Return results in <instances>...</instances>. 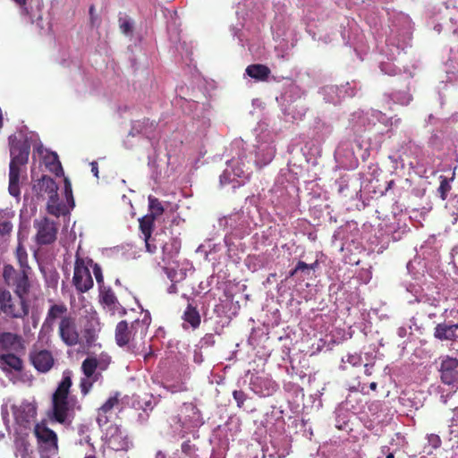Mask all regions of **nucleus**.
Instances as JSON below:
<instances>
[{
	"mask_svg": "<svg viewBox=\"0 0 458 458\" xmlns=\"http://www.w3.org/2000/svg\"><path fill=\"white\" fill-rule=\"evenodd\" d=\"M33 190L39 196L47 195V210L50 215L59 217L69 213V208L65 204L59 201L58 186L50 176L43 175L33 185Z\"/></svg>",
	"mask_w": 458,
	"mask_h": 458,
	"instance_id": "f257e3e1",
	"label": "nucleus"
},
{
	"mask_svg": "<svg viewBox=\"0 0 458 458\" xmlns=\"http://www.w3.org/2000/svg\"><path fill=\"white\" fill-rule=\"evenodd\" d=\"M31 272L27 269L17 270L12 265L4 267L3 278L5 284L13 291L16 297L21 300H27L32 287V282L30 279Z\"/></svg>",
	"mask_w": 458,
	"mask_h": 458,
	"instance_id": "f03ea898",
	"label": "nucleus"
},
{
	"mask_svg": "<svg viewBox=\"0 0 458 458\" xmlns=\"http://www.w3.org/2000/svg\"><path fill=\"white\" fill-rule=\"evenodd\" d=\"M29 313L30 304L27 300L13 297L9 290L0 285V315L23 319Z\"/></svg>",
	"mask_w": 458,
	"mask_h": 458,
	"instance_id": "7ed1b4c3",
	"label": "nucleus"
},
{
	"mask_svg": "<svg viewBox=\"0 0 458 458\" xmlns=\"http://www.w3.org/2000/svg\"><path fill=\"white\" fill-rule=\"evenodd\" d=\"M93 260L89 258H83L77 250L75 255L74 271L72 284L76 291L80 293L89 292L94 285L93 278L89 271V265Z\"/></svg>",
	"mask_w": 458,
	"mask_h": 458,
	"instance_id": "20e7f679",
	"label": "nucleus"
},
{
	"mask_svg": "<svg viewBox=\"0 0 458 458\" xmlns=\"http://www.w3.org/2000/svg\"><path fill=\"white\" fill-rule=\"evenodd\" d=\"M148 328V323L145 320L136 319L129 324L126 320L118 322L115 327V341L120 346L127 345L135 338H142Z\"/></svg>",
	"mask_w": 458,
	"mask_h": 458,
	"instance_id": "39448f33",
	"label": "nucleus"
},
{
	"mask_svg": "<svg viewBox=\"0 0 458 458\" xmlns=\"http://www.w3.org/2000/svg\"><path fill=\"white\" fill-rule=\"evenodd\" d=\"M34 228L37 230L35 236L38 245H48L55 242L58 227L57 224L47 216L34 221Z\"/></svg>",
	"mask_w": 458,
	"mask_h": 458,
	"instance_id": "423d86ee",
	"label": "nucleus"
},
{
	"mask_svg": "<svg viewBox=\"0 0 458 458\" xmlns=\"http://www.w3.org/2000/svg\"><path fill=\"white\" fill-rule=\"evenodd\" d=\"M34 433L38 440L39 453L58 454L57 435L45 425L37 424Z\"/></svg>",
	"mask_w": 458,
	"mask_h": 458,
	"instance_id": "0eeeda50",
	"label": "nucleus"
},
{
	"mask_svg": "<svg viewBox=\"0 0 458 458\" xmlns=\"http://www.w3.org/2000/svg\"><path fill=\"white\" fill-rule=\"evenodd\" d=\"M29 360L39 373H47L55 365V358L52 352L39 348L36 344L30 350Z\"/></svg>",
	"mask_w": 458,
	"mask_h": 458,
	"instance_id": "6e6552de",
	"label": "nucleus"
},
{
	"mask_svg": "<svg viewBox=\"0 0 458 458\" xmlns=\"http://www.w3.org/2000/svg\"><path fill=\"white\" fill-rule=\"evenodd\" d=\"M58 335L66 346L73 347L81 344V334L75 317L70 316L59 321Z\"/></svg>",
	"mask_w": 458,
	"mask_h": 458,
	"instance_id": "1a4fd4ad",
	"label": "nucleus"
},
{
	"mask_svg": "<svg viewBox=\"0 0 458 458\" xmlns=\"http://www.w3.org/2000/svg\"><path fill=\"white\" fill-rule=\"evenodd\" d=\"M30 145L21 140H12L10 143V169L9 172H21V166L29 160Z\"/></svg>",
	"mask_w": 458,
	"mask_h": 458,
	"instance_id": "9d476101",
	"label": "nucleus"
},
{
	"mask_svg": "<svg viewBox=\"0 0 458 458\" xmlns=\"http://www.w3.org/2000/svg\"><path fill=\"white\" fill-rule=\"evenodd\" d=\"M441 381L445 385L458 383V360L449 356L445 357L440 365Z\"/></svg>",
	"mask_w": 458,
	"mask_h": 458,
	"instance_id": "9b49d317",
	"label": "nucleus"
},
{
	"mask_svg": "<svg viewBox=\"0 0 458 458\" xmlns=\"http://www.w3.org/2000/svg\"><path fill=\"white\" fill-rule=\"evenodd\" d=\"M119 393H115L98 409L96 420L99 427H103L110 422L114 408L119 405Z\"/></svg>",
	"mask_w": 458,
	"mask_h": 458,
	"instance_id": "f8f14e48",
	"label": "nucleus"
},
{
	"mask_svg": "<svg viewBox=\"0 0 458 458\" xmlns=\"http://www.w3.org/2000/svg\"><path fill=\"white\" fill-rule=\"evenodd\" d=\"M14 420L20 426L27 428L36 416V409L28 403H23L20 406H13Z\"/></svg>",
	"mask_w": 458,
	"mask_h": 458,
	"instance_id": "ddd939ff",
	"label": "nucleus"
},
{
	"mask_svg": "<svg viewBox=\"0 0 458 458\" xmlns=\"http://www.w3.org/2000/svg\"><path fill=\"white\" fill-rule=\"evenodd\" d=\"M98 292L99 303L112 315H114L120 308H122L111 286H102L98 289Z\"/></svg>",
	"mask_w": 458,
	"mask_h": 458,
	"instance_id": "4468645a",
	"label": "nucleus"
},
{
	"mask_svg": "<svg viewBox=\"0 0 458 458\" xmlns=\"http://www.w3.org/2000/svg\"><path fill=\"white\" fill-rule=\"evenodd\" d=\"M433 335L439 341H456L458 339V323L444 321L437 324Z\"/></svg>",
	"mask_w": 458,
	"mask_h": 458,
	"instance_id": "2eb2a0df",
	"label": "nucleus"
},
{
	"mask_svg": "<svg viewBox=\"0 0 458 458\" xmlns=\"http://www.w3.org/2000/svg\"><path fill=\"white\" fill-rule=\"evenodd\" d=\"M0 347L8 352H21L25 349L22 337L11 332L0 334Z\"/></svg>",
	"mask_w": 458,
	"mask_h": 458,
	"instance_id": "dca6fc26",
	"label": "nucleus"
},
{
	"mask_svg": "<svg viewBox=\"0 0 458 458\" xmlns=\"http://www.w3.org/2000/svg\"><path fill=\"white\" fill-rule=\"evenodd\" d=\"M113 432L108 438L109 446L115 451H127L131 446L128 435L118 426L111 428Z\"/></svg>",
	"mask_w": 458,
	"mask_h": 458,
	"instance_id": "f3484780",
	"label": "nucleus"
},
{
	"mask_svg": "<svg viewBox=\"0 0 458 458\" xmlns=\"http://www.w3.org/2000/svg\"><path fill=\"white\" fill-rule=\"evenodd\" d=\"M70 316L72 315L68 314V308L64 303L53 304L47 310L43 327H51L55 320L62 321L64 318H69Z\"/></svg>",
	"mask_w": 458,
	"mask_h": 458,
	"instance_id": "a211bd4d",
	"label": "nucleus"
},
{
	"mask_svg": "<svg viewBox=\"0 0 458 458\" xmlns=\"http://www.w3.org/2000/svg\"><path fill=\"white\" fill-rule=\"evenodd\" d=\"M14 455L20 458H35L33 448L28 439V436L18 435L14 441Z\"/></svg>",
	"mask_w": 458,
	"mask_h": 458,
	"instance_id": "6ab92c4d",
	"label": "nucleus"
},
{
	"mask_svg": "<svg viewBox=\"0 0 458 458\" xmlns=\"http://www.w3.org/2000/svg\"><path fill=\"white\" fill-rule=\"evenodd\" d=\"M53 403V419L58 423L64 424L68 420L69 411L71 407V400H54Z\"/></svg>",
	"mask_w": 458,
	"mask_h": 458,
	"instance_id": "aec40b11",
	"label": "nucleus"
},
{
	"mask_svg": "<svg viewBox=\"0 0 458 458\" xmlns=\"http://www.w3.org/2000/svg\"><path fill=\"white\" fill-rule=\"evenodd\" d=\"M72 385V372L66 370L63 373L61 382L55 393L53 394L52 399L54 400H69L70 388Z\"/></svg>",
	"mask_w": 458,
	"mask_h": 458,
	"instance_id": "412c9836",
	"label": "nucleus"
},
{
	"mask_svg": "<svg viewBox=\"0 0 458 458\" xmlns=\"http://www.w3.org/2000/svg\"><path fill=\"white\" fill-rule=\"evenodd\" d=\"M0 366L4 370L21 371L23 362L21 359L13 353H5L0 355Z\"/></svg>",
	"mask_w": 458,
	"mask_h": 458,
	"instance_id": "4be33fe9",
	"label": "nucleus"
},
{
	"mask_svg": "<svg viewBox=\"0 0 458 458\" xmlns=\"http://www.w3.org/2000/svg\"><path fill=\"white\" fill-rule=\"evenodd\" d=\"M43 161L49 172L55 174L56 176H61L64 174L62 164L59 160L58 155L55 152H47L43 157Z\"/></svg>",
	"mask_w": 458,
	"mask_h": 458,
	"instance_id": "5701e85b",
	"label": "nucleus"
},
{
	"mask_svg": "<svg viewBox=\"0 0 458 458\" xmlns=\"http://www.w3.org/2000/svg\"><path fill=\"white\" fill-rule=\"evenodd\" d=\"M98 331V322L96 318L91 316L87 318L83 325L82 334L87 344L91 345L97 339V332Z\"/></svg>",
	"mask_w": 458,
	"mask_h": 458,
	"instance_id": "b1692460",
	"label": "nucleus"
},
{
	"mask_svg": "<svg viewBox=\"0 0 458 458\" xmlns=\"http://www.w3.org/2000/svg\"><path fill=\"white\" fill-rule=\"evenodd\" d=\"M182 318L192 329L198 328L201 322V318L197 307L193 306L191 303H188Z\"/></svg>",
	"mask_w": 458,
	"mask_h": 458,
	"instance_id": "393cba45",
	"label": "nucleus"
},
{
	"mask_svg": "<svg viewBox=\"0 0 458 458\" xmlns=\"http://www.w3.org/2000/svg\"><path fill=\"white\" fill-rule=\"evenodd\" d=\"M245 72L250 77L262 81H267L271 72L267 65L259 64L247 66Z\"/></svg>",
	"mask_w": 458,
	"mask_h": 458,
	"instance_id": "a878e982",
	"label": "nucleus"
},
{
	"mask_svg": "<svg viewBox=\"0 0 458 458\" xmlns=\"http://www.w3.org/2000/svg\"><path fill=\"white\" fill-rule=\"evenodd\" d=\"M99 366V362L95 357H88L86 358L81 364V370L85 377H100L99 373H96L98 367Z\"/></svg>",
	"mask_w": 458,
	"mask_h": 458,
	"instance_id": "bb28decb",
	"label": "nucleus"
},
{
	"mask_svg": "<svg viewBox=\"0 0 458 458\" xmlns=\"http://www.w3.org/2000/svg\"><path fill=\"white\" fill-rule=\"evenodd\" d=\"M15 258L18 261L20 269H27V271H32L31 267L29 265L27 250L21 241H19L18 245L16 247Z\"/></svg>",
	"mask_w": 458,
	"mask_h": 458,
	"instance_id": "cd10ccee",
	"label": "nucleus"
},
{
	"mask_svg": "<svg viewBox=\"0 0 458 458\" xmlns=\"http://www.w3.org/2000/svg\"><path fill=\"white\" fill-rule=\"evenodd\" d=\"M155 219L150 216H145L140 219V229L144 235V240L149 241L151 238Z\"/></svg>",
	"mask_w": 458,
	"mask_h": 458,
	"instance_id": "c85d7f7f",
	"label": "nucleus"
},
{
	"mask_svg": "<svg viewBox=\"0 0 458 458\" xmlns=\"http://www.w3.org/2000/svg\"><path fill=\"white\" fill-rule=\"evenodd\" d=\"M20 176L21 173L9 172V192L12 196L18 197L20 191Z\"/></svg>",
	"mask_w": 458,
	"mask_h": 458,
	"instance_id": "c756f323",
	"label": "nucleus"
},
{
	"mask_svg": "<svg viewBox=\"0 0 458 458\" xmlns=\"http://www.w3.org/2000/svg\"><path fill=\"white\" fill-rule=\"evenodd\" d=\"M148 208L151 212L149 216H154V218L161 216L165 211L164 207L159 199L151 195L148 196Z\"/></svg>",
	"mask_w": 458,
	"mask_h": 458,
	"instance_id": "7c9ffc66",
	"label": "nucleus"
},
{
	"mask_svg": "<svg viewBox=\"0 0 458 458\" xmlns=\"http://www.w3.org/2000/svg\"><path fill=\"white\" fill-rule=\"evenodd\" d=\"M64 197H65L66 202H67V205H65V206L70 210V209L73 208L75 206V201H74L73 195H72V183H71L70 180L66 177L64 180Z\"/></svg>",
	"mask_w": 458,
	"mask_h": 458,
	"instance_id": "2f4dec72",
	"label": "nucleus"
},
{
	"mask_svg": "<svg viewBox=\"0 0 458 458\" xmlns=\"http://www.w3.org/2000/svg\"><path fill=\"white\" fill-rule=\"evenodd\" d=\"M13 231V224L8 220H0V242H5Z\"/></svg>",
	"mask_w": 458,
	"mask_h": 458,
	"instance_id": "473e14b6",
	"label": "nucleus"
},
{
	"mask_svg": "<svg viewBox=\"0 0 458 458\" xmlns=\"http://www.w3.org/2000/svg\"><path fill=\"white\" fill-rule=\"evenodd\" d=\"M98 377H85L81 378L80 383L81 392L83 395H86L91 390L93 384L98 380Z\"/></svg>",
	"mask_w": 458,
	"mask_h": 458,
	"instance_id": "72a5a7b5",
	"label": "nucleus"
},
{
	"mask_svg": "<svg viewBox=\"0 0 458 458\" xmlns=\"http://www.w3.org/2000/svg\"><path fill=\"white\" fill-rule=\"evenodd\" d=\"M89 266L93 269V274L95 276L97 284L98 285V289L101 288L102 286H106L105 282H104V276H103L102 268H101L100 265L98 263H92Z\"/></svg>",
	"mask_w": 458,
	"mask_h": 458,
	"instance_id": "f704fd0d",
	"label": "nucleus"
},
{
	"mask_svg": "<svg viewBox=\"0 0 458 458\" xmlns=\"http://www.w3.org/2000/svg\"><path fill=\"white\" fill-rule=\"evenodd\" d=\"M451 191L449 180L446 177H441L438 192L442 200L446 199L448 192Z\"/></svg>",
	"mask_w": 458,
	"mask_h": 458,
	"instance_id": "c9c22d12",
	"label": "nucleus"
},
{
	"mask_svg": "<svg viewBox=\"0 0 458 458\" xmlns=\"http://www.w3.org/2000/svg\"><path fill=\"white\" fill-rule=\"evenodd\" d=\"M119 26H120V30H122V32L126 35L129 33H131V31H132V23L127 18H120L119 19Z\"/></svg>",
	"mask_w": 458,
	"mask_h": 458,
	"instance_id": "e433bc0d",
	"label": "nucleus"
},
{
	"mask_svg": "<svg viewBox=\"0 0 458 458\" xmlns=\"http://www.w3.org/2000/svg\"><path fill=\"white\" fill-rule=\"evenodd\" d=\"M233 396L235 402L237 403V406L242 408L244 404V402L247 399L246 394L242 390H234L233 392Z\"/></svg>",
	"mask_w": 458,
	"mask_h": 458,
	"instance_id": "4c0bfd02",
	"label": "nucleus"
},
{
	"mask_svg": "<svg viewBox=\"0 0 458 458\" xmlns=\"http://www.w3.org/2000/svg\"><path fill=\"white\" fill-rule=\"evenodd\" d=\"M338 90L337 86L328 85L322 88V92L325 96L328 97L327 99V102H335V100L331 97V95L335 94Z\"/></svg>",
	"mask_w": 458,
	"mask_h": 458,
	"instance_id": "58836bf2",
	"label": "nucleus"
},
{
	"mask_svg": "<svg viewBox=\"0 0 458 458\" xmlns=\"http://www.w3.org/2000/svg\"><path fill=\"white\" fill-rule=\"evenodd\" d=\"M89 21H90L91 26L98 27L100 24V20H99V17L96 13V8L93 4L89 6Z\"/></svg>",
	"mask_w": 458,
	"mask_h": 458,
	"instance_id": "ea45409f",
	"label": "nucleus"
},
{
	"mask_svg": "<svg viewBox=\"0 0 458 458\" xmlns=\"http://www.w3.org/2000/svg\"><path fill=\"white\" fill-rule=\"evenodd\" d=\"M428 444L434 448L437 449L441 446L442 441L438 435L430 434L428 436Z\"/></svg>",
	"mask_w": 458,
	"mask_h": 458,
	"instance_id": "a19ab883",
	"label": "nucleus"
},
{
	"mask_svg": "<svg viewBox=\"0 0 458 458\" xmlns=\"http://www.w3.org/2000/svg\"><path fill=\"white\" fill-rule=\"evenodd\" d=\"M360 361V357L357 354H348L346 356V360L344 358L342 359V362H348L352 366L359 364Z\"/></svg>",
	"mask_w": 458,
	"mask_h": 458,
	"instance_id": "79ce46f5",
	"label": "nucleus"
},
{
	"mask_svg": "<svg viewBox=\"0 0 458 458\" xmlns=\"http://www.w3.org/2000/svg\"><path fill=\"white\" fill-rule=\"evenodd\" d=\"M194 450V445L191 444L190 441H184L182 444V452L187 455H191Z\"/></svg>",
	"mask_w": 458,
	"mask_h": 458,
	"instance_id": "37998d69",
	"label": "nucleus"
},
{
	"mask_svg": "<svg viewBox=\"0 0 458 458\" xmlns=\"http://www.w3.org/2000/svg\"><path fill=\"white\" fill-rule=\"evenodd\" d=\"M296 267H297L298 271H301V272L309 271V264H307L301 260H300L297 263Z\"/></svg>",
	"mask_w": 458,
	"mask_h": 458,
	"instance_id": "c03bdc74",
	"label": "nucleus"
},
{
	"mask_svg": "<svg viewBox=\"0 0 458 458\" xmlns=\"http://www.w3.org/2000/svg\"><path fill=\"white\" fill-rule=\"evenodd\" d=\"M18 5H20L22 8V12L26 14L29 13L28 8L26 7L27 1L28 0H13Z\"/></svg>",
	"mask_w": 458,
	"mask_h": 458,
	"instance_id": "a18cd8bd",
	"label": "nucleus"
},
{
	"mask_svg": "<svg viewBox=\"0 0 458 458\" xmlns=\"http://www.w3.org/2000/svg\"><path fill=\"white\" fill-rule=\"evenodd\" d=\"M91 165V172L93 173V174L98 178V163L97 162H92L90 164Z\"/></svg>",
	"mask_w": 458,
	"mask_h": 458,
	"instance_id": "49530a36",
	"label": "nucleus"
},
{
	"mask_svg": "<svg viewBox=\"0 0 458 458\" xmlns=\"http://www.w3.org/2000/svg\"><path fill=\"white\" fill-rule=\"evenodd\" d=\"M146 243V249L149 253H154L157 250L155 245H151L149 241L144 240Z\"/></svg>",
	"mask_w": 458,
	"mask_h": 458,
	"instance_id": "de8ad7c7",
	"label": "nucleus"
},
{
	"mask_svg": "<svg viewBox=\"0 0 458 458\" xmlns=\"http://www.w3.org/2000/svg\"><path fill=\"white\" fill-rule=\"evenodd\" d=\"M40 457L41 458H58V454H52L48 452L43 454V453H40Z\"/></svg>",
	"mask_w": 458,
	"mask_h": 458,
	"instance_id": "09e8293b",
	"label": "nucleus"
},
{
	"mask_svg": "<svg viewBox=\"0 0 458 458\" xmlns=\"http://www.w3.org/2000/svg\"><path fill=\"white\" fill-rule=\"evenodd\" d=\"M178 291L176 284H172L168 288L169 293H176Z\"/></svg>",
	"mask_w": 458,
	"mask_h": 458,
	"instance_id": "8fccbe9b",
	"label": "nucleus"
},
{
	"mask_svg": "<svg viewBox=\"0 0 458 458\" xmlns=\"http://www.w3.org/2000/svg\"><path fill=\"white\" fill-rule=\"evenodd\" d=\"M164 269H165V271L166 272L167 276H168L171 280H173V275L174 274V271L169 270V269H168V268H166V267H164Z\"/></svg>",
	"mask_w": 458,
	"mask_h": 458,
	"instance_id": "3c124183",
	"label": "nucleus"
},
{
	"mask_svg": "<svg viewBox=\"0 0 458 458\" xmlns=\"http://www.w3.org/2000/svg\"><path fill=\"white\" fill-rule=\"evenodd\" d=\"M298 272H299V271H298L297 267H295L293 270H291V271L289 272V276H288V277H293V276H294Z\"/></svg>",
	"mask_w": 458,
	"mask_h": 458,
	"instance_id": "603ef678",
	"label": "nucleus"
},
{
	"mask_svg": "<svg viewBox=\"0 0 458 458\" xmlns=\"http://www.w3.org/2000/svg\"><path fill=\"white\" fill-rule=\"evenodd\" d=\"M317 265H318L317 261L314 262L313 264L309 265V271L311 269H314Z\"/></svg>",
	"mask_w": 458,
	"mask_h": 458,
	"instance_id": "864d4df0",
	"label": "nucleus"
},
{
	"mask_svg": "<svg viewBox=\"0 0 458 458\" xmlns=\"http://www.w3.org/2000/svg\"><path fill=\"white\" fill-rule=\"evenodd\" d=\"M369 387H370V389H372V390H376V388H377V383L372 382V383L370 384Z\"/></svg>",
	"mask_w": 458,
	"mask_h": 458,
	"instance_id": "5fc2aeb1",
	"label": "nucleus"
},
{
	"mask_svg": "<svg viewBox=\"0 0 458 458\" xmlns=\"http://www.w3.org/2000/svg\"><path fill=\"white\" fill-rule=\"evenodd\" d=\"M156 458H165V455L161 452H159L157 454Z\"/></svg>",
	"mask_w": 458,
	"mask_h": 458,
	"instance_id": "6e6d98bb",
	"label": "nucleus"
},
{
	"mask_svg": "<svg viewBox=\"0 0 458 458\" xmlns=\"http://www.w3.org/2000/svg\"><path fill=\"white\" fill-rule=\"evenodd\" d=\"M386 458H394V454H393V453H388V454H386Z\"/></svg>",
	"mask_w": 458,
	"mask_h": 458,
	"instance_id": "4d7b16f0",
	"label": "nucleus"
},
{
	"mask_svg": "<svg viewBox=\"0 0 458 458\" xmlns=\"http://www.w3.org/2000/svg\"><path fill=\"white\" fill-rule=\"evenodd\" d=\"M85 458H96V456L95 455H88Z\"/></svg>",
	"mask_w": 458,
	"mask_h": 458,
	"instance_id": "13d9d810",
	"label": "nucleus"
},
{
	"mask_svg": "<svg viewBox=\"0 0 458 458\" xmlns=\"http://www.w3.org/2000/svg\"><path fill=\"white\" fill-rule=\"evenodd\" d=\"M165 250H166V245H165V246L163 247V252H164V253L165 252Z\"/></svg>",
	"mask_w": 458,
	"mask_h": 458,
	"instance_id": "bf43d9fd",
	"label": "nucleus"
},
{
	"mask_svg": "<svg viewBox=\"0 0 458 458\" xmlns=\"http://www.w3.org/2000/svg\"><path fill=\"white\" fill-rule=\"evenodd\" d=\"M115 284H120V280H119V279H116Z\"/></svg>",
	"mask_w": 458,
	"mask_h": 458,
	"instance_id": "052dcab7",
	"label": "nucleus"
},
{
	"mask_svg": "<svg viewBox=\"0 0 458 458\" xmlns=\"http://www.w3.org/2000/svg\"><path fill=\"white\" fill-rule=\"evenodd\" d=\"M148 417V414H146V417L143 418L144 420H146Z\"/></svg>",
	"mask_w": 458,
	"mask_h": 458,
	"instance_id": "680f3d73",
	"label": "nucleus"
}]
</instances>
